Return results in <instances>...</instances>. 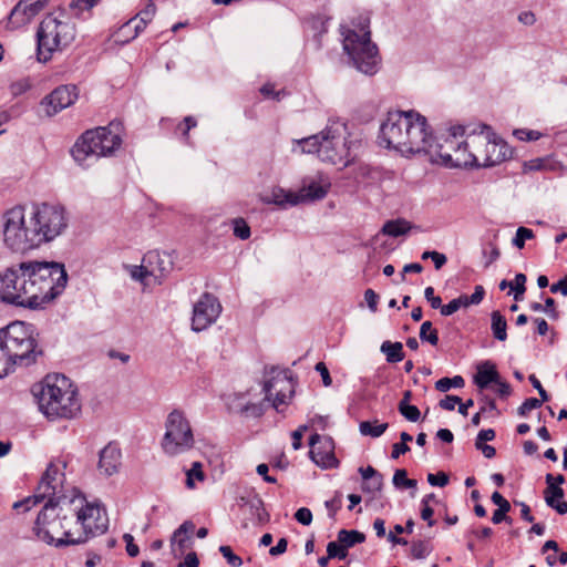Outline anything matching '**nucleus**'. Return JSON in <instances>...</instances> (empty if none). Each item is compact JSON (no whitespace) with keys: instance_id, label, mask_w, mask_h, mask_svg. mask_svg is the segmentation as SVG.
<instances>
[{"instance_id":"58","label":"nucleus","mask_w":567,"mask_h":567,"mask_svg":"<svg viewBox=\"0 0 567 567\" xmlns=\"http://www.w3.org/2000/svg\"><path fill=\"white\" fill-rule=\"evenodd\" d=\"M461 402V399L456 395H446L439 402L441 409L446 411H453L455 405Z\"/></svg>"},{"instance_id":"59","label":"nucleus","mask_w":567,"mask_h":567,"mask_svg":"<svg viewBox=\"0 0 567 567\" xmlns=\"http://www.w3.org/2000/svg\"><path fill=\"white\" fill-rule=\"evenodd\" d=\"M424 297L430 302V305L433 309H439L441 307L442 299H441V297L434 295L433 287L425 288Z\"/></svg>"},{"instance_id":"20","label":"nucleus","mask_w":567,"mask_h":567,"mask_svg":"<svg viewBox=\"0 0 567 567\" xmlns=\"http://www.w3.org/2000/svg\"><path fill=\"white\" fill-rule=\"evenodd\" d=\"M76 99V86L61 85L44 97L42 101V106L44 107L45 114L48 116H53L58 112L72 105Z\"/></svg>"},{"instance_id":"1","label":"nucleus","mask_w":567,"mask_h":567,"mask_svg":"<svg viewBox=\"0 0 567 567\" xmlns=\"http://www.w3.org/2000/svg\"><path fill=\"white\" fill-rule=\"evenodd\" d=\"M68 274L55 261H21L0 272V300L28 309H40L65 288Z\"/></svg>"},{"instance_id":"11","label":"nucleus","mask_w":567,"mask_h":567,"mask_svg":"<svg viewBox=\"0 0 567 567\" xmlns=\"http://www.w3.org/2000/svg\"><path fill=\"white\" fill-rule=\"evenodd\" d=\"M343 34V50L350 56L353 66L368 75L378 70L379 53L377 45L371 41L370 31L361 29V33L354 30H347Z\"/></svg>"},{"instance_id":"32","label":"nucleus","mask_w":567,"mask_h":567,"mask_svg":"<svg viewBox=\"0 0 567 567\" xmlns=\"http://www.w3.org/2000/svg\"><path fill=\"white\" fill-rule=\"evenodd\" d=\"M381 352L385 354L389 363H396L404 359L403 346L401 342L384 341L381 344Z\"/></svg>"},{"instance_id":"52","label":"nucleus","mask_w":567,"mask_h":567,"mask_svg":"<svg viewBox=\"0 0 567 567\" xmlns=\"http://www.w3.org/2000/svg\"><path fill=\"white\" fill-rule=\"evenodd\" d=\"M427 482L432 486L444 487L449 484V476L444 472H439L436 474H427Z\"/></svg>"},{"instance_id":"3","label":"nucleus","mask_w":567,"mask_h":567,"mask_svg":"<svg viewBox=\"0 0 567 567\" xmlns=\"http://www.w3.org/2000/svg\"><path fill=\"white\" fill-rule=\"evenodd\" d=\"M349 136L346 123L331 121L319 134L293 141L292 151L317 154L322 162L346 167L353 161L352 152L359 146V142Z\"/></svg>"},{"instance_id":"22","label":"nucleus","mask_w":567,"mask_h":567,"mask_svg":"<svg viewBox=\"0 0 567 567\" xmlns=\"http://www.w3.org/2000/svg\"><path fill=\"white\" fill-rule=\"evenodd\" d=\"M467 136V134L465 133ZM441 164L446 167H473L475 157L472 155L471 145L467 144V137L465 141L457 143L454 153L449 151H440Z\"/></svg>"},{"instance_id":"33","label":"nucleus","mask_w":567,"mask_h":567,"mask_svg":"<svg viewBox=\"0 0 567 567\" xmlns=\"http://www.w3.org/2000/svg\"><path fill=\"white\" fill-rule=\"evenodd\" d=\"M411 229V224L404 219L386 221L382 227V233L391 237L405 235Z\"/></svg>"},{"instance_id":"27","label":"nucleus","mask_w":567,"mask_h":567,"mask_svg":"<svg viewBox=\"0 0 567 567\" xmlns=\"http://www.w3.org/2000/svg\"><path fill=\"white\" fill-rule=\"evenodd\" d=\"M499 373L496 367L491 361H485L477 367V372L474 375V383L480 389H486L491 383H499Z\"/></svg>"},{"instance_id":"62","label":"nucleus","mask_w":567,"mask_h":567,"mask_svg":"<svg viewBox=\"0 0 567 567\" xmlns=\"http://www.w3.org/2000/svg\"><path fill=\"white\" fill-rule=\"evenodd\" d=\"M316 371L320 373L324 386H329L332 383L329 370L323 362H318L315 367Z\"/></svg>"},{"instance_id":"40","label":"nucleus","mask_w":567,"mask_h":567,"mask_svg":"<svg viewBox=\"0 0 567 567\" xmlns=\"http://www.w3.org/2000/svg\"><path fill=\"white\" fill-rule=\"evenodd\" d=\"M233 230L234 235L241 240L248 239L251 235L249 225L240 217L233 219Z\"/></svg>"},{"instance_id":"13","label":"nucleus","mask_w":567,"mask_h":567,"mask_svg":"<svg viewBox=\"0 0 567 567\" xmlns=\"http://www.w3.org/2000/svg\"><path fill=\"white\" fill-rule=\"evenodd\" d=\"M64 467V463L56 464L52 462L48 465L47 471L42 475L38 485L35 501L33 504L42 502L45 497H49V499L53 498V502H58V497H68L62 494L65 481V475L62 472V468Z\"/></svg>"},{"instance_id":"31","label":"nucleus","mask_w":567,"mask_h":567,"mask_svg":"<svg viewBox=\"0 0 567 567\" xmlns=\"http://www.w3.org/2000/svg\"><path fill=\"white\" fill-rule=\"evenodd\" d=\"M491 330L496 340L505 341L507 339V321L498 310L491 313Z\"/></svg>"},{"instance_id":"46","label":"nucleus","mask_w":567,"mask_h":567,"mask_svg":"<svg viewBox=\"0 0 567 567\" xmlns=\"http://www.w3.org/2000/svg\"><path fill=\"white\" fill-rule=\"evenodd\" d=\"M534 238V233L532 229L526 227H518L516 230V235L513 238V245L518 249L524 248L525 240Z\"/></svg>"},{"instance_id":"57","label":"nucleus","mask_w":567,"mask_h":567,"mask_svg":"<svg viewBox=\"0 0 567 567\" xmlns=\"http://www.w3.org/2000/svg\"><path fill=\"white\" fill-rule=\"evenodd\" d=\"M492 502L498 506L497 509H501L502 512H509L511 511V504L507 499L503 497V495L498 492H494L491 496Z\"/></svg>"},{"instance_id":"12","label":"nucleus","mask_w":567,"mask_h":567,"mask_svg":"<svg viewBox=\"0 0 567 567\" xmlns=\"http://www.w3.org/2000/svg\"><path fill=\"white\" fill-rule=\"evenodd\" d=\"M195 439L189 421L178 409L173 410L165 421V434L162 440L164 452L171 456L193 449Z\"/></svg>"},{"instance_id":"55","label":"nucleus","mask_w":567,"mask_h":567,"mask_svg":"<svg viewBox=\"0 0 567 567\" xmlns=\"http://www.w3.org/2000/svg\"><path fill=\"white\" fill-rule=\"evenodd\" d=\"M295 518L302 525H310L311 522H312V513L309 508L307 507H301L299 508L296 514H295Z\"/></svg>"},{"instance_id":"47","label":"nucleus","mask_w":567,"mask_h":567,"mask_svg":"<svg viewBox=\"0 0 567 567\" xmlns=\"http://www.w3.org/2000/svg\"><path fill=\"white\" fill-rule=\"evenodd\" d=\"M526 276L524 274H517L514 279L513 284V290H514V299L516 301L522 300L523 295L526 290L525 284H526Z\"/></svg>"},{"instance_id":"35","label":"nucleus","mask_w":567,"mask_h":567,"mask_svg":"<svg viewBox=\"0 0 567 567\" xmlns=\"http://www.w3.org/2000/svg\"><path fill=\"white\" fill-rule=\"evenodd\" d=\"M388 423H379L378 420L362 421L359 424L360 433L364 436L380 437L388 429Z\"/></svg>"},{"instance_id":"23","label":"nucleus","mask_w":567,"mask_h":567,"mask_svg":"<svg viewBox=\"0 0 567 567\" xmlns=\"http://www.w3.org/2000/svg\"><path fill=\"white\" fill-rule=\"evenodd\" d=\"M121 450L115 443H109L99 454L97 468L104 476L116 474L121 466Z\"/></svg>"},{"instance_id":"19","label":"nucleus","mask_w":567,"mask_h":567,"mask_svg":"<svg viewBox=\"0 0 567 567\" xmlns=\"http://www.w3.org/2000/svg\"><path fill=\"white\" fill-rule=\"evenodd\" d=\"M101 136L99 134V127L95 130H89L76 141L72 147V156L75 162L83 165L89 157H102L100 155V147L102 148Z\"/></svg>"},{"instance_id":"50","label":"nucleus","mask_w":567,"mask_h":567,"mask_svg":"<svg viewBox=\"0 0 567 567\" xmlns=\"http://www.w3.org/2000/svg\"><path fill=\"white\" fill-rule=\"evenodd\" d=\"M514 135L520 141H537L542 137L538 131L518 128L514 131Z\"/></svg>"},{"instance_id":"56","label":"nucleus","mask_w":567,"mask_h":567,"mask_svg":"<svg viewBox=\"0 0 567 567\" xmlns=\"http://www.w3.org/2000/svg\"><path fill=\"white\" fill-rule=\"evenodd\" d=\"M484 288L482 286H476L475 291L468 297V296H461V298H465L468 305H478L484 297Z\"/></svg>"},{"instance_id":"17","label":"nucleus","mask_w":567,"mask_h":567,"mask_svg":"<svg viewBox=\"0 0 567 567\" xmlns=\"http://www.w3.org/2000/svg\"><path fill=\"white\" fill-rule=\"evenodd\" d=\"M330 188V182L327 179H322L320 182H310L308 185H305L299 194L295 193H285L282 189L279 193H274V203L277 205H297L305 200H318L326 197L328 190Z\"/></svg>"},{"instance_id":"5","label":"nucleus","mask_w":567,"mask_h":567,"mask_svg":"<svg viewBox=\"0 0 567 567\" xmlns=\"http://www.w3.org/2000/svg\"><path fill=\"white\" fill-rule=\"evenodd\" d=\"M32 392L40 411L49 419H72L81 410L78 390L63 374H48Z\"/></svg>"},{"instance_id":"43","label":"nucleus","mask_w":567,"mask_h":567,"mask_svg":"<svg viewBox=\"0 0 567 567\" xmlns=\"http://www.w3.org/2000/svg\"><path fill=\"white\" fill-rule=\"evenodd\" d=\"M157 271L153 269V267L147 266L146 262L143 261L141 266H134L131 270V276L133 279L143 281L147 277H152V275H156Z\"/></svg>"},{"instance_id":"26","label":"nucleus","mask_w":567,"mask_h":567,"mask_svg":"<svg viewBox=\"0 0 567 567\" xmlns=\"http://www.w3.org/2000/svg\"><path fill=\"white\" fill-rule=\"evenodd\" d=\"M143 261L147 264V266L153 267L155 271H157L156 275H152L156 280L161 282V279L166 276L172 270V261L169 260L168 256L164 255L161 256L158 251H148L144 258Z\"/></svg>"},{"instance_id":"25","label":"nucleus","mask_w":567,"mask_h":567,"mask_svg":"<svg viewBox=\"0 0 567 567\" xmlns=\"http://www.w3.org/2000/svg\"><path fill=\"white\" fill-rule=\"evenodd\" d=\"M227 408L233 413H240L252 416H260L264 412L261 404L248 403L245 401V395L234 393L226 399Z\"/></svg>"},{"instance_id":"29","label":"nucleus","mask_w":567,"mask_h":567,"mask_svg":"<svg viewBox=\"0 0 567 567\" xmlns=\"http://www.w3.org/2000/svg\"><path fill=\"white\" fill-rule=\"evenodd\" d=\"M99 134L101 136L102 148L100 147V155H111L117 150L122 143L118 134L111 132L107 127H99Z\"/></svg>"},{"instance_id":"41","label":"nucleus","mask_w":567,"mask_h":567,"mask_svg":"<svg viewBox=\"0 0 567 567\" xmlns=\"http://www.w3.org/2000/svg\"><path fill=\"white\" fill-rule=\"evenodd\" d=\"M462 307H467V301L465 298L458 297L451 300L447 305L443 306L441 303V307L439 309L442 316L447 317L458 311Z\"/></svg>"},{"instance_id":"15","label":"nucleus","mask_w":567,"mask_h":567,"mask_svg":"<svg viewBox=\"0 0 567 567\" xmlns=\"http://www.w3.org/2000/svg\"><path fill=\"white\" fill-rule=\"evenodd\" d=\"M483 130L488 131V137H480L475 141L476 146H485L483 156V167H492L505 162L513 156V151L508 144L492 132L488 125L483 124Z\"/></svg>"},{"instance_id":"48","label":"nucleus","mask_w":567,"mask_h":567,"mask_svg":"<svg viewBox=\"0 0 567 567\" xmlns=\"http://www.w3.org/2000/svg\"><path fill=\"white\" fill-rule=\"evenodd\" d=\"M327 554H329V557L331 558L344 559L348 553L341 543L330 542L327 545Z\"/></svg>"},{"instance_id":"51","label":"nucleus","mask_w":567,"mask_h":567,"mask_svg":"<svg viewBox=\"0 0 567 567\" xmlns=\"http://www.w3.org/2000/svg\"><path fill=\"white\" fill-rule=\"evenodd\" d=\"M542 406V401L536 398L526 399L523 404L518 408V414L520 416L527 415L534 409Z\"/></svg>"},{"instance_id":"45","label":"nucleus","mask_w":567,"mask_h":567,"mask_svg":"<svg viewBox=\"0 0 567 567\" xmlns=\"http://www.w3.org/2000/svg\"><path fill=\"white\" fill-rule=\"evenodd\" d=\"M431 546L427 542L424 540L414 542L411 546V555L414 559L425 558L431 553Z\"/></svg>"},{"instance_id":"44","label":"nucleus","mask_w":567,"mask_h":567,"mask_svg":"<svg viewBox=\"0 0 567 567\" xmlns=\"http://www.w3.org/2000/svg\"><path fill=\"white\" fill-rule=\"evenodd\" d=\"M383 487V475L381 473L375 474L372 478L363 482L362 491L369 494H375Z\"/></svg>"},{"instance_id":"4","label":"nucleus","mask_w":567,"mask_h":567,"mask_svg":"<svg viewBox=\"0 0 567 567\" xmlns=\"http://www.w3.org/2000/svg\"><path fill=\"white\" fill-rule=\"evenodd\" d=\"M68 503L69 497H58V502L50 498L43 506L33 526L39 540L55 547L85 543V534L79 536L76 528H71L74 520H70L72 512Z\"/></svg>"},{"instance_id":"10","label":"nucleus","mask_w":567,"mask_h":567,"mask_svg":"<svg viewBox=\"0 0 567 567\" xmlns=\"http://www.w3.org/2000/svg\"><path fill=\"white\" fill-rule=\"evenodd\" d=\"M3 241L12 251L24 252L39 247L29 214L23 207L16 206L6 212L3 216Z\"/></svg>"},{"instance_id":"6","label":"nucleus","mask_w":567,"mask_h":567,"mask_svg":"<svg viewBox=\"0 0 567 567\" xmlns=\"http://www.w3.org/2000/svg\"><path fill=\"white\" fill-rule=\"evenodd\" d=\"M76 28L74 22L64 17L62 19L48 14L39 24L37 31V58L40 62H47L56 51L68 48L75 39Z\"/></svg>"},{"instance_id":"30","label":"nucleus","mask_w":567,"mask_h":567,"mask_svg":"<svg viewBox=\"0 0 567 567\" xmlns=\"http://www.w3.org/2000/svg\"><path fill=\"white\" fill-rule=\"evenodd\" d=\"M480 127V133H475V131H473L472 133L467 134V144L471 145L472 155L475 157L473 167H483V156L481 154L485 153V146H476L475 141L480 137H488V131L483 130V125Z\"/></svg>"},{"instance_id":"60","label":"nucleus","mask_w":567,"mask_h":567,"mask_svg":"<svg viewBox=\"0 0 567 567\" xmlns=\"http://www.w3.org/2000/svg\"><path fill=\"white\" fill-rule=\"evenodd\" d=\"M197 125L196 120L193 116H186L178 125V130L182 131L183 136L188 140V133L190 128H194Z\"/></svg>"},{"instance_id":"18","label":"nucleus","mask_w":567,"mask_h":567,"mask_svg":"<svg viewBox=\"0 0 567 567\" xmlns=\"http://www.w3.org/2000/svg\"><path fill=\"white\" fill-rule=\"evenodd\" d=\"M311 460L322 468L338 467L339 461L334 456V444L331 437L313 434L309 439Z\"/></svg>"},{"instance_id":"9","label":"nucleus","mask_w":567,"mask_h":567,"mask_svg":"<svg viewBox=\"0 0 567 567\" xmlns=\"http://www.w3.org/2000/svg\"><path fill=\"white\" fill-rule=\"evenodd\" d=\"M71 506L70 520H74L79 536L85 534V542L95 535L107 530L109 518L105 508L100 502L89 503L86 498L79 494L69 497Z\"/></svg>"},{"instance_id":"28","label":"nucleus","mask_w":567,"mask_h":567,"mask_svg":"<svg viewBox=\"0 0 567 567\" xmlns=\"http://www.w3.org/2000/svg\"><path fill=\"white\" fill-rule=\"evenodd\" d=\"M547 506L555 509L559 515L567 514V502L563 499L565 492L560 486H551L544 492Z\"/></svg>"},{"instance_id":"34","label":"nucleus","mask_w":567,"mask_h":567,"mask_svg":"<svg viewBox=\"0 0 567 567\" xmlns=\"http://www.w3.org/2000/svg\"><path fill=\"white\" fill-rule=\"evenodd\" d=\"M364 540L365 535L359 530L341 529L338 533V542L344 546L346 550L357 544L363 543Z\"/></svg>"},{"instance_id":"64","label":"nucleus","mask_w":567,"mask_h":567,"mask_svg":"<svg viewBox=\"0 0 567 567\" xmlns=\"http://www.w3.org/2000/svg\"><path fill=\"white\" fill-rule=\"evenodd\" d=\"M550 291L553 293L560 292L563 296L567 297V275L558 282L553 284L550 286Z\"/></svg>"},{"instance_id":"37","label":"nucleus","mask_w":567,"mask_h":567,"mask_svg":"<svg viewBox=\"0 0 567 567\" xmlns=\"http://www.w3.org/2000/svg\"><path fill=\"white\" fill-rule=\"evenodd\" d=\"M420 339L423 342H429L432 346L439 343V332L433 328L431 321H424L420 328Z\"/></svg>"},{"instance_id":"42","label":"nucleus","mask_w":567,"mask_h":567,"mask_svg":"<svg viewBox=\"0 0 567 567\" xmlns=\"http://www.w3.org/2000/svg\"><path fill=\"white\" fill-rule=\"evenodd\" d=\"M400 414L410 422H417L421 416V412L417 406L412 404H398Z\"/></svg>"},{"instance_id":"39","label":"nucleus","mask_w":567,"mask_h":567,"mask_svg":"<svg viewBox=\"0 0 567 567\" xmlns=\"http://www.w3.org/2000/svg\"><path fill=\"white\" fill-rule=\"evenodd\" d=\"M392 482L396 488H415L417 484L415 480L408 477V473L404 468L394 472Z\"/></svg>"},{"instance_id":"8","label":"nucleus","mask_w":567,"mask_h":567,"mask_svg":"<svg viewBox=\"0 0 567 567\" xmlns=\"http://www.w3.org/2000/svg\"><path fill=\"white\" fill-rule=\"evenodd\" d=\"M69 221L68 210L58 203H34L29 210V223L33 226L39 247L62 236Z\"/></svg>"},{"instance_id":"16","label":"nucleus","mask_w":567,"mask_h":567,"mask_svg":"<svg viewBox=\"0 0 567 567\" xmlns=\"http://www.w3.org/2000/svg\"><path fill=\"white\" fill-rule=\"evenodd\" d=\"M221 311V305L212 293H204L193 308L192 329L203 331L212 326Z\"/></svg>"},{"instance_id":"2","label":"nucleus","mask_w":567,"mask_h":567,"mask_svg":"<svg viewBox=\"0 0 567 567\" xmlns=\"http://www.w3.org/2000/svg\"><path fill=\"white\" fill-rule=\"evenodd\" d=\"M378 138L380 145L405 156L423 153L430 146L426 118L415 111L389 112Z\"/></svg>"},{"instance_id":"49","label":"nucleus","mask_w":567,"mask_h":567,"mask_svg":"<svg viewBox=\"0 0 567 567\" xmlns=\"http://www.w3.org/2000/svg\"><path fill=\"white\" fill-rule=\"evenodd\" d=\"M220 554L226 558L227 563L233 567H240L243 565V559L234 554L231 548L227 545H223L219 547Z\"/></svg>"},{"instance_id":"38","label":"nucleus","mask_w":567,"mask_h":567,"mask_svg":"<svg viewBox=\"0 0 567 567\" xmlns=\"http://www.w3.org/2000/svg\"><path fill=\"white\" fill-rule=\"evenodd\" d=\"M464 379L461 375L442 378L435 382V389L440 392H447L452 388H463Z\"/></svg>"},{"instance_id":"53","label":"nucleus","mask_w":567,"mask_h":567,"mask_svg":"<svg viewBox=\"0 0 567 567\" xmlns=\"http://www.w3.org/2000/svg\"><path fill=\"white\" fill-rule=\"evenodd\" d=\"M156 13V6L153 1L148 0V3L146 4V7L137 13V16L135 17L136 19L137 18H141V20L145 21V22H151L153 17L155 16Z\"/></svg>"},{"instance_id":"7","label":"nucleus","mask_w":567,"mask_h":567,"mask_svg":"<svg viewBox=\"0 0 567 567\" xmlns=\"http://www.w3.org/2000/svg\"><path fill=\"white\" fill-rule=\"evenodd\" d=\"M0 338L6 350L19 367H29L42 355L38 343V333L32 324L13 321L0 329Z\"/></svg>"},{"instance_id":"36","label":"nucleus","mask_w":567,"mask_h":567,"mask_svg":"<svg viewBox=\"0 0 567 567\" xmlns=\"http://www.w3.org/2000/svg\"><path fill=\"white\" fill-rule=\"evenodd\" d=\"M205 474L203 472V464L200 462H194L192 467L186 471V486L188 488L195 487V481L203 482Z\"/></svg>"},{"instance_id":"24","label":"nucleus","mask_w":567,"mask_h":567,"mask_svg":"<svg viewBox=\"0 0 567 567\" xmlns=\"http://www.w3.org/2000/svg\"><path fill=\"white\" fill-rule=\"evenodd\" d=\"M48 0H21L12 9L10 21L17 25L31 21L47 4Z\"/></svg>"},{"instance_id":"54","label":"nucleus","mask_w":567,"mask_h":567,"mask_svg":"<svg viewBox=\"0 0 567 567\" xmlns=\"http://www.w3.org/2000/svg\"><path fill=\"white\" fill-rule=\"evenodd\" d=\"M251 508H255V514L259 522L264 523L268 520L269 515L264 508V503L260 498H256L254 502H251Z\"/></svg>"},{"instance_id":"61","label":"nucleus","mask_w":567,"mask_h":567,"mask_svg":"<svg viewBox=\"0 0 567 567\" xmlns=\"http://www.w3.org/2000/svg\"><path fill=\"white\" fill-rule=\"evenodd\" d=\"M123 539L126 543V551L128 556L136 557L140 553L138 546L134 544V537L131 534H124Z\"/></svg>"},{"instance_id":"14","label":"nucleus","mask_w":567,"mask_h":567,"mask_svg":"<svg viewBox=\"0 0 567 567\" xmlns=\"http://www.w3.org/2000/svg\"><path fill=\"white\" fill-rule=\"evenodd\" d=\"M272 377L264 384V392L267 401L280 412V405L287 404L293 394V384L287 371L271 369Z\"/></svg>"},{"instance_id":"63","label":"nucleus","mask_w":567,"mask_h":567,"mask_svg":"<svg viewBox=\"0 0 567 567\" xmlns=\"http://www.w3.org/2000/svg\"><path fill=\"white\" fill-rule=\"evenodd\" d=\"M199 560L197 554L195 551H190L185 556L184 561H182L178 567H198Z\"/></svg>"},{"instance_id":"21","label":"nucleus","mask_w":567,"mask_h":567,"mask_svg":"<svg viewBox=\"0 0 567 567\" xmlns=\"http://www.w3.org/2000/svg\"><path fill=\"white\" fill-rule=\"evenodd\" d=\"M465 135V127L462 125H455L450 128V133L446 137H436L435 140L430 134V146L423 153L431 157L434 163L441 164L440 151H449L454 153V150L458 143L457 137Z\"/></svg>"}]
</instances>
